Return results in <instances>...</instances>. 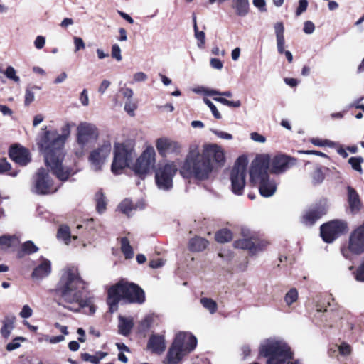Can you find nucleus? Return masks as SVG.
Segmentation results:
<instances>
[{
	"instance_id": "obj_1",
	"label": "nucleus",
	"mask_w": 364,
	"mask_h": 364,
	"mask_svg": "<svg viewBox=\"0 0 364 364\" xmlns=\"http://www.w3.org/2000/svg\"><path fill=\"white\" fill-rule=\"evenodd\" d=\"M73 123L66 122L60 129V134L57 130L42 129L38 138L37 144L43 154L46 165L59 180L65 181L75 171L63 163L65 156L64 145L70 136Z\"/></svg>"
},
{
	"instance_id": "obj_2",
	"label": "nucleus",
	"mask_w": 364,
	"mask_h": 364,
	"mask_svg": "<svg viewBox=\"0 0 364 364\" xmlns=\"http://www.w3.org/2000/svg\"><path fill=\"white\" fill-rule=\"evenodd\" d=\"M85 287L86 283L81 278L77 267H65L55 290L58 304L73 312L88 307V311L85 313L93 314L95 306L92 298L84 296Z\"/></svg>"
},
{
	"instance_id": "obj_3",
	"label": "nucleus",
	"mask_w": 364,
	"mask_h": 364,
	"mask_svg": "<svg viewBox=\"0 0 364 364\" xmlns=\"http://www.w3.org/2000/svg\"><path fill=\"white\" fill-rule=\"evenodd\" d=\"M213 162L218 166H223L225 161V151L217 144H205L200 151L199 146L196 144L190 145L188 152L180 169V173L183 177L193 176L199 180L209 177L213 170Z\"/></svg>"
},
{
	"instance_id": "obj_4",
	"label": "nucleus",
	"mask_w": 364,
	"mask_h": 364,
	"mask_svg": "<svg viewBox=\"0 0 364 364\" xmlns=\"http://www.w3.org/2000/svg\"><path fill=\"white\" fill-rule=\"evenodd\" d=\"M121 300L127 303L141 304L145 301V294L138 285L122 280L108 290L107 304L111 312L117 310L118 304Z\"/></svg>"
},
{
	"instance_id": "obj_5",
	"label": "nucleus",
	"mask_w": 364,
	"mask_h": 364,
	"mask_svg": "<svg viewBox=\"0 0 364 364\" xmlns=\"http://www.w3.org/2000/svg\"><path fill=\"white\" fill-rule=\"evenodd\" d=\"M259 353L268 358L267 364H289L293 358L291 348L279 337H270L262 340Z\"/></svg>"
},
{
	"instance_id": "obj_6",
	"label": "nucleus",
	"mask_w": 364,
	"mask_h": 364,
	"mask_svg": "<svg viewBox=\"0 0 364 364\" xmlns=\"http://www.w3.org/2000/svg\"><path fill=\"white\" fill-rule=\"evenodd\" d=\"M270 157L267 154L260 155L252 162L250 178L252 183L259 185L260 194L270 197L277 190L276 183L269 179L267 171L269 168Z\"/></svg>"
},
{
	"instance_id": "obj_7",
	"label": "nucleus",
	"mask_w": 364,
	"mask_h": 364,
	"mask_svg": "<svg viewBox=\"0 0 364 364\" xmlns=\"http://www.w3.org/2000/svg\"><path fill=\"white\" fill-rule=\"evenodd\" d=\"M341 253L347 259H351L353 255L364 253V222L350 232L348 246L341 249Z\"/></svg>"
},
{
	"instance_id": "obj_8",
	"label": "nucleus",
	"mask_w": 364,
	"mask_h": 364,
	"mask_svg": "<svg viewBox=\"0 0 364 364\" xmlns=\"http://www.w3.org/2000/svg\"><path fill=\"white\" fill-rule=\"evenodd\" d=\"M178 171L174 161H168L158 164L155 171L156 183L159 188L168 191L173 186V178Z\"/></svg>"
},
{
	"instance_id": "obj_9",
	"label": "nucleus",
	"mask_w": 364,
	"mask_h": 364,
	"mask_svg": "<svg viewBox=\"0 0 364 364\" xmlns=\"http://www.w3.org/2000/svg\"><path fill=\"white\" fill-rule=\"evenodd\" d=\"M247 161L240 157L236 161L230 172L232 191L236 195H242L246 183Z\"/></svg>"
},
{
	"instance_id": "obj_10",
	"label": "nucleus",
	"mask_w": 364,
	"mask_h": 364,
	"mask_svg": "<svg viewBox=\"0 0 364 364\" xmlns=\"http://www.w3.org/2000/svg\"><path fill=\"white\" fill-rule=\"evenodd\" d=\"M134 151L124 144L116 143L114 147V158L111 166V171L119 175L122 171L129 166L132 160Z\"/></svg>"
},
{
	"instance_id": "obj_11",
	"label": "nucleus",
	"mask_w": 364,
	"mask_h": 364,
	"mask_svg": "<svg viewBox=\"0 0 364 364\" xmlns=\"http://www.w3.org/2000/svg\"><path fill=\"white\" fill-rule=\"evenodd\" d=\"M99 136L97 127L87 122H81L77 127L76 141L82 149H87L90 144L95 143Z\"/></svg>"
},
{
	"instance_id": "obj_12",
	"label": "nucleus",
	"mask_w": 364,
	"mask_h": 364,
	"mask_svg": "<svg viewBox=\"0 0 364 364\" xmlns=\"http://www.w3.org/2000/svg\"><path fill=\"white\" fill-rule=\"evenodd\" d=\"M156 163V152L152 146L147 147L136 159L133 166L136 174L145 176L154 168Z\"/></svg>"
},
{
	"instance_id": "obj_13",
	"label": "nucleus",
	"mask_w": 364,
	"mask_h": 364,
	"mask_svg": "<svg viewBox=\"0 0 364 364\" xmlns=\"http://www.w3.org/2000/svg\"><path fill=\"white\" fill-rule=\"evenodd\" d=\"M56 191L57 188L54 187L48 172L43 168H39L34 177L31 191L38 195H47Z\"/></svg>"
},
{
	"instance_id": "obj_14",
	"label": "nucleus",
	"mask_w": 364,
	"mask_h": 364,
	"mask_svg": "<svg viewBox=\"0 0 364 364\" xmlns=\"http://www.w3.org/2000/svg\"><path fill=\"white\" fill-rule=\"evenodd\" d=\"M156 149L163 158L180 156L183 151V146L176 140L167 136H162L156 140Z\"/></svg>"
},
{
	"instance_id": "obj_15",
	"label": "nucleus",
	"mask_w": 364,
	"mask_h": 364,
	"mask_svg": "<svg viewBox=\"0 0 364 364\" xmlns=\"http://www.w3.org/2000/svg\"><path fill=\"white\" fill-rule=\"evenodd\" d=\"M111 142L104 141L99 147L92 151L89 155L88 161L91 168L95 171L102 169L111 152Z\"/></svg>"
},
{
	"instance_id": "obj_16",
	"label": "nucleus",
	"mask_w": 364,
	"mask_h": 364,
	"mask_svg": "<svg viewBox=\"0 0 364 364\" xmlns=\"http://www.w3.org/2000/svg\"><path fill=\"white\" fill-rule=\"evenodd\" d=\"M347 228L346 223L341 220H332L321 226V236L328 243L333 242L343 234Z\"/></svg>"
},
{
	"instance_id": "obj_17",
	"label": "nucleus",
	"mask_w": 364,
	"mask_h": 364,
	"mask_svg": "<svg viewBox=\"0 0 364 364\" xmlns=\"http://www.w3.org/2000/svg\"><path fill=\"white\" fill-rule=\"evenodd\" d=\"M173 343L188 354L196 348L197 339L190 333L180 332L176 335Z\"/></svg>"
},
{
	"instance_id": "obj_18",
	"label": "nucleus",
	"mask_w": 364,
	"mask_h": 364,
	"mask_svg": "<svg viewBox=\"0 0 364 364\" xmlns=\"http://www.w3.org/2000/svg\"><path fill=\"white\" fill-rule=\"evenodd\" d=\"M10 158L20 166H26L31 161L29 151L22 146L14 144L9 150Z\"/></svg>"
},
{
	"instance_id": "obj_19",
	"label": "nucleus",
	"mask_w": 364,
	"mask_h": 364,
	"mask_svg": "<svg viewBox=\"0 0 364 364\" xmlns=\"http://www.w3.org/2000/svg\"><path fill=\"white\" fill-rule=\"evenodd\" d=\"M294 162L295 160L294 159L287 156H276L269 161L271 171L274 173H282L291 167L295 164Z\"/></svg>"
},
{
	"instance_id": "obj_20",
	"label": "nucleus",
	"mask_w": 364,
	"mask_h": 364,
	"mask_svg": "<svg viewBox=\"0 0 364 364\" xmlns=\"http://www.w3.org/2000/svg\"><path fill=\"white\" fill-rule=\"evenodd\" d=\"M328 210L326 205H317L309 211L303 216V223L307 225H313L318 219L324 215Z\"/></svg>"
},
{
	"instance_id": "obj_21",
	"label": "nucleus",
	"mask_w": 364,
	"mask_h": 364,
	"mask_svg": "<svg viewBox=\"0 0 364 364\" xmlns=\"http://www.w3.org/2000/svg\"><path fill=\"white\" fill-rule=\"evenodd\" d=\"M348 203L352 213H358L361 209L362 204L359 195L356 191L350 186H348Z\"/></svg>"
},
{
	"instance_id": "obj_22",
	"label": "nucleus",
	"mask_w": 364,
	"mask_h": 364,
	"mask_svg": "<svg viewBox=\"0 0 364 364\" xmlns=\"http://www.w3.org/2000/svg\"><path fill=\"white\" fill-rule=\"evenodd\" d=\"M51 264L48 259L41 258V262L32 272V277L35 279H43L50 274Z\"/></svg>"
},
{
	"instance_id": "obj_23",
	"label": "nucleus",
	"mask_w": 364,
	"mask_h": 364,
	"mask_svg": "<svg viewBox=\"0 0 364 364\" xmlns=\"http://www.w3.org/2000/svg\"><path fill=\"white\" fill-rule=\"evenodd\" d=\"M274 32L276 35V39H277V47L278 52L280 54H282L285 52L284 50V44H285V40H284V24L282 22H277L274 26Z\"/></svg>"
},
{
	"instance_id": "obj_24",
	"label": "nucleus",
	"mask_w": 364,
	"mask_h": 364,
	"mask_svg": "<svg viewBox=\"0 0 364 364\" xmlns=\"http://www.w3.org/2000/svg\"><path fill=\"white\" fill-rule=\"evenodd\" d=\"M16 317L13 315H7L2 320V326L0 330L1 335L4 338H8L14 328Z\"/></svg>"
},
{
	"instance_id": "obj_25",
	"label": "nucleus",
	"mask_w": 364,
	"mask_h": 364,
	"mask_svg": "<svg viewBox=\"0 0 364 364\" xmlns=\"http://www.w3.org/2000/svg\"><path fill=\"white\" fill-rule=\"evenodd\" d=\"M148 348L154 353L163 352L166 348L164 337L156 335L151 336L148 343Z\"/></svg>"
},
{
	"instance_id": "obj_26",
	"label": "nucleus",
	"mask_w": 364,
	"mask_h": 364,
	"mask_svg": "<svg viewBox=\"0 0 364 364\" xmlns=\"http://www.w3.org/2000/svg\"><path fill=\"white\" fill-rule=\"evenodd\" d=\"M186 355V353L173 343L167 354L168 363V364H177Z\"/></svg>"
},
{
	"instance_id": "obj_27",
	"label": "nucleus",
	"mask_w": 364,
	"mask_h": 364,
	"mask_svg": "<svg viewBox=\"0 0 364 364\" xmlns=\"http://www.w3.org/2000/svg\"><path fill=\"white\" fill-rule=\"evenodd\" d=\"M208 245V240L200 237H196L189 241L188 247L191 251L200 252L204 250Z\"/></svg>"
},
{
	"instance_id": "obj_28",
	"label": "nucleus",
	"mask_w": 364,
	"mask_h": 364,
	"mask_svg": "<svg viewBox=\"0 0 364 364\" xmlns=\"http://www.w3.org/2000/svg\"><path fill=\"white\" fill-rule=\"evenodd\" d=\"M232 7L235 9L237 16H245L249 12L248 0H232Z\"/></svg>"
},
{
	"instance_id": "obj_29",
	"label": "nucleus",
	"mask_w": 364,
	"mask_h": 364,
	"mask_svg": "<svg viewBox=\"0 0 364 364\" xmlns=\"http://www.w3.org/2000/svg\"><path fill=\"white\" fill-rule=\"evenodd\" d=\"M18 238L14 235H3L0 237V250H6L18 244Z\"/></svg>"
},
{
	"instance_id": "obj_30",
	"label": "nucleus",
	"mask_w": 364,
	"mask_h": 364,
	"mask_svg": "<svg viewBox=\"0 0 364 364\" xmlns=\"http://www.w3.org/2000/svg\"><path fill=\"white\" fill-rule=\"evenodd\" d=\"M132 327L133 321L132 318L119 316V331L121 334L124 336L129 335Z\"/></svg>"
},
{
	"instance_id": "obj_31",
	"label": "nucleus",
	"mask_w": 364,
	"mask_h": 364,
	"mask_svg": "<svg viewBox=\"0 0 364 364\" xmlns=\"http://www.w3.org/2000/svg\"><path fill=\"white\" fill-rule=\"evenodd\" d=\"M107 353L105 352L98 351L94 355H90L87 353H82L81 358L84 361L90 362L93 364H99L100 361L105 358Z\"/></svg>"
},
{
	"instance_id": "obj_32",
	"label": "nucleus",
	"mask_w": 364,
	"mask_h": 364,
	"mask_svg": "<svg viewBox=\"0 0 364 364\" xmlns=\"http://www.w3.org/2000/svg\"><path fill=\"white\" fill-rule=\"evenodd\" d=\"M200 303L204 309L209 311L210 314H214L218 310V304L211 298L202 297L200 299Z\"/></svg>"
},
{
	"instance_id": "obj_33",
	"label": "nucleus",
	"mask_w": 364,
	"mask_h": 364,
	"mask_svg": "<svg viewBox=\"0 0 364 364\" xmlns=\"http://www.w3.org/2000/svg\"><path fill=\"white\" fill-rule=\"evenodd\" d=\"M22 251L18 252V257H22L24 254L30 255L36 252L38 247L32 242L26 241L22 245Z\"/></svg>"
},
{
	"instance_id": "obj_34",
	"label": "nucleus",
	"mask_w": 364,
	"mask_h": 364,
	"mask_svg": "<svg viewBox=\"0 0 364 364\" xmlns=\"http://www.w3.org/2000/svg\"><path fill=\"white\" fill-rule=\"evenodd\" d=\"M96 209L99 213H102L107 205L105 197L102 191H98L95 194Z\"/></svg>"
},
{
	"instance_id": "obj_35",
	"label": "nucleus",
	"mask_w": 364,
	"mask_h": 364,
	"mask_svg": "<svg viewBox=\"0 0 364 364\" xmlns=\"http://www.w3.org/2000/svg\"><path fill=\"white\" fill-rule=\"evenodd\" d=\"M121 250L125 256L126 259H130L134 256L132 247L129 245V241L127 237L121 240Z\"/></svg>"
},
{
	"instance_id": "obj_36",
	"label": "nucleus",
	"mask_w": 364,
	"mask_h": 364,
	"mask_svg": "<svg viewBox=\"0 0 364 364\" xmlns=\"http://www.w3.org/2000/svg\"><path fill=\"white\" fill-rule=\"evenodd\" d=\"M232 237V232L228 229H223L215 234L217 242L224 243L230 241Z\"/></svg>"
},
{
	"instance_id": "obj_37",
	"label": "nucleus",
	"mask_w": 364,
	"mask_h": 364,
	"mask_svg": "<svg viewBox=\"0 0 364 364\" xmlns=\"http://www.w3.org/2000/svg\"><path fill=\"white\" fill-rule=\"evenodd\" d=\"M363 161L364 159L362 156H353L348 159V164L351 166L352 168L360 174H362L363 172L361 166V164L363 163Z\"/></svg>"
},
{
	"instance_id": "obj_38",
	"label": "nucleus",
	"mask_w": 364,
	"mask_h": 364,
	"mask_svg": "<svg viewBox=\"0 0 364 364\" xmlns=\"http://www.w3.org/2000/svg\"><path fill=\"white\" fill-rule=\"evenodd\" d=\"M58 238L64 241L68 245L70 240V229L67 225H61L58 231Z\"/></svg>"
},
{
	"instance_id": "obj_39",
	"label": "nucleus",
	"mask_w": 364,
	"mask_h": 364,
	"mask_svg": "<svg viewBox=\"0 0 364 364\" xmlns=\"http://www.w3.org/2000/svg\"><path fill=\"white\" fill-rule=\"evenodd\" d=\"M33 90H41V87L35 85L32 87H27L26 89L24 101V104L26 106H28L35 100V93L33 92Z\"/></svg>"
},
{
	"instance_id": "obj_40",
	"label": "nucleus",
	"mask_w": 364,
	"mask_h": 364,
	"mask_svg": "<svg viewBox=\"0 0 364 364\" xmlns=\"http://www.w3.org/2000/svg\"><path fill=\"white\" fill-rule=\"evenodd\" d=\"M213 100L216 102H220L223 105L230 107H234V108H238L241 106L242 103L240 100H236V101H230L228 100L224 97H214Z\"/></svg>"
},
{
	"instance_id": "obj_41",
	"label": "nucleus",
	"mask_w": 364,
	"mask_h": 364,
	"mask_svg": "<svg viewBox=\"0 0 364 364\" xmlns=\"http://www.w3.org/2000/svg\"><path fill=\"white\" fill-rule=\"evenodd\" d=\"M235 246L237 248L251 250L254 245L250 237H245L235 241Z\"/></svg>"
},
{
	"instance_id": "obj_42",
	"label": "nucleus",
	"mask_w": 364,
	"mask_h": 364,
	"mask_svg": "<svg viewBox=\"0 0 364 364\" xmlns=\"http://www.w3.org/2000/svg\"><path fill=\"white\" fill-rule=\"evenodd\" d=\"M298 299V291L296 289H291L285 295L284 301L288 306L295 302Z\"/></svg>"
},
{
	"instance_id": "obj_43",
	"label": "nucleus",
	"mask_w": 364,
	"mask_h": 364,
	"mask_svg": "<svg viewBox=\"0 0 364 364\" xmlns=\"http://www.w3.org/2000/svg\"><path fill=\"white\" fill-rule=\"evenodd\" d=\"M192 91L196 94H203L208 96H215L218 93V90L207 88L203 86H198L192 89Z\"/></svg>"
},
{
	"instance_id": "obj_44",
	"label": "nucleus",
	"mask_w": 364,
	"mask_h": 364,
	"mask_svg": "<svg viewBox=\"0 0 364 364\" xmlns=\"http://www.w3.org/2000/svg\"><path fill=\"white\" fill-rule=\"evenodd\" d=\"M118 208L121 212L129 215L133 209V204L129 199H125L119 205Z\"/></svg>"
},
{
	"instance_id": "obj_45",
	"label": "nucleus",
	"mask_w": 364,
	"mask_h": 364,
	"mask_svg": "<svg viewBox=\"0 0 364 364\" xmlns=\"http://www.w3.org/2000/svg\"><path fill=\"white\" fill-rule=\"evenodd\" d=\"M25 340L26 338L21 336L16 337L6 345V348L8 351L14 350L21 346V341H24Z\"/></svg>"
},
{
	"instance_id": "obj_46",
	"label": "nucleus",
	"mask_w": 364,
	"mask_h": 364,
	"mask_svg": "<svg viewBox=\"0 0 364 364\" xmlns=\"http://www.w3.org/2000/svg\"><path fill=\"white\" fill-rule=\"evenodd\" d=\"M203 102L210 108L213 117L215 119H221V117H222L221 114L219 112V111L218 110L215 105L209 99L204 98Z\"/></svg>"
},
{
	"instance_id": "obj_47",
	"label": "nucleus",
	"mask_w": 364,
	"mask_h": 364,
	"mask_svg": "<svg viewBox=\"0 0 364 364\" xmlns=\"http://www.w3.org/2000/svg\"><path fill=\"white\" fill-rule=\"evenodd\" d=\"M210 130L213 134L221 139L232 140L233 139V136L231 134L224 131L216 129H210Z\"/></svg>"
},
{
	"instance_id": "obj_48",
	"label": "nucleus",
	"mask_w": 364,
	"mask_h": 364,
	"mask_svg": "<svg viewBox=\"0 0 364 364\" xmlns=\"http://www.w3.org/2000/svg\"><path fill=\"white\" fill-rule=\"evenodd\" d=\"M5 75L7 78L14 80L16 82L20 81V78L16 75L15 69L12 66H9L5 70Z\"/></svg>"
},
{
	"instance_id": "obj_49",
	"label": "nucleus",
	"mask_w": 364,
	"mask_h": 364,
	"mask_svg": "<svg viewBox=\"0 0 364 364\" xmlns=\"http://www.w3.org/2000/svg\"><path fill=\"white\" fill-rule=\"evenodd\" d=\"M137 106L136 104L132 100H127L124 105V110L132 117L134 115V111Z\"/></svg>"
},
{
	"instance_id": "obj_50",
	"label": "nucleus",
	"mask_w": 364,
	"mask_h": 364,
	"mask_svg": "<svg viewBox=\"0 0 364 364\" xmlns=\"http://www.w3.org/2000/svg\"><path fill=\"white\" fill-rule=\"evenodd\" d=\"M324 179L323 173L319 168L316 169L312 175V182L314 184L321 183Z\"/></svg>"
},
{
	"instance_id": "obj_51",
	"label": "nucleus",
	"mask_w": 364,
	"mask_h": 364,
	"mask_svg": "<svg viewBox=\"0 0 364 364\" xmlns=\"http://www.w3.org/2000/svg\"><path fill=\"white\" fill-rule=\"evenodd\" d=\"M195 38H196L198 43L197 46L199 48H203L205 43V35L203 31H196V33H194Z\"/></svg>"
},
{
	"instance_id": "obj_52",
	"label": "nucleus",
	"mask_w": 364,
	"mask_h": 364,
	"mask_svg": "<svg viewBox=\"0 0 364 364\" xmlns=\"http://www.w3.org/2000/svg\"><path fill=\"white\" fill-rule=\"evenodd\" d=\"M112 57L114 58L117 61H121L122 60V56L121 54V48L117 44H114L112 46Z\"/></svg>"
},
{
	"instance_id": "obj_53",
	"label": "nucleus",
	"mask_w": 364,
	"mask_h": 364,
	"mask_svg": "<svg viewBox=\"0 0 364 364\" xmlns=\"http://www.w3.org/2000/svg\"><path fill=\"white\" fill-rule=\"evenodd\" d=\"M148 79V76L144 72H137L133 75V79L131 82L132 84L136 82H145Z\"/></svg>"
},
{
	"instance_id": "obj_54",
	"label": "nucleus",
	"mask_w": 364,
	"mask_h": 364,
	"mask_svg": "<svg viewBox=\"0 0 364 364\" xmlns=\"http://www.w3.org/2000/svg\"><path fill=\"white\" fill-rule=\"evenodd\" d=\"M311 142L317 146H332L335 144L334 142H332L329 140H321L318 138H313L311 139Z\"/></svg>"
},
{
	"instance_id": "obj_55",
	"label": "nucleus",
	"mask_w": 364,
	"mask_h": 364,
	"mask_svg": "<svg viewBox=\"0 0 364 364\" xmlns=\"http://www.w3.org/2000/svg\"><path fill=\"white\" fill-rule=\"evenodd\" d=\"M73 43L75 46V52H77L80 50H83L85 48V43L83 41L82 38L77 36L73 37Z\"/></svg>"
},
{
	"instance_id": "obj_56",
	"label": "nucleus",
	"mask_w": 364,
	"mask_h": 364,
	"mask_svg": "<svg viewBox=\"0 0 364 364\" xmlns=\"http://www.w3.org/2000/svg\"><path fill=\"white\" fill-rule=\"evenodd\" d=\"M33 314V310L28 305H24L19 314L20 316L23 318H29Z\"/></svg>"
},
{
	"instance_id": "obj_57",
	"label": "nucleus",
	"mask_w": 364,
	"mask_h": 364,
	"mask_svg": "<svg viewBox=\"0 0 364 364\" xmlns=\"http://www.w3.org/2000/svg\"><path fill=\"white\" fill-rule=\"evenodd\" d=\"M79 100L83 106H87L89 105V97L87 89H83L80 92Z\"/></svg>"
},
{
	"instance_id": "obj_58",
	"label": "nucleus",
	"mask_w": 364,
	"mask_h": 364,
	"mask_svg": "<svg viewBox=\"0 0 364 364\" xmlns=\"http://www.w3.org/2000/svg\"><path fill=\"white\" fill-rule=\"evenodd\" d=\"M308 6V1L307 0H299V6L296 11V15L297 16H300L303 12H304Z\"/></svg>"
},
{
	"instance_id": "obj_59",
	"label": "nucleus",
	"mask_w": 364,
	"mask_h": 364,
	"mask_svg": "<svg viewBox=\"0 0 364 364\" xmlns=\"http://www.w3.org/2000/svg\"><path fill=\"white\" fill-rule=\"evenodd\" d=\"M250 139L252 141L258 143H264L266 141V138L263 135L256 132H252L250 134Z\"/></svg>"
},
{
	"instance_id": "obj_60",
	"label": "nucleus",
	"mask_w": 364,
	"mask_h": 364,
	"mask_svg": "<svg viewBox=\"0 0 364 364\" xmlns=\"http://www.w3.org/2000/svg\"><path fill=\"white\" fill-rule=\"evenodd\" d=\"M339 353L343 355H348L351 352V348L350 345L343 343L338 346Z\"/></svg>"
},
{
	"instance_id": "obj_61",
	"label": "nucleus",
	"mask_w": 364,
	"mask_h": 364,
	"mask_svg": "<svg viewBox=\"0 0 364 364\" xmlns=\"http://www.w3.org/2000/svg\"><path fill=\"white\" fill-rule=\"evenodd\" d=\"M46 44V38L42 36H38L34 41V46L37 49H42Z\"/></svg>"
},
{
	"instance_id": "obj_62",
	"label": "nucleus",
	"mask_w": 364,
	"mask_h": 364,
	"mask_svg": "<svg viewBox=\"0 0 364 364\" xmlns=\"http://www.w3.org/2000/svg\"><path fill=\"white\" fill-rule=\"evenodd\" d=\"M315 30V26L313 22L307 21L304 23V32L306 34H311Z\"/></svg>"
},
{
	"instance_id": "obj_63",
	"label": "nucleus",
	"mask_w": 364,
	"mask_h": 364,
	"mask_svg": "<svg viewBox=\"0 0 364 364\" xmlns=\"http://www.w3.org/2000/svg\"><path fill=\"white\" fill-rule=\"evenodd\" d=\"M210 64L213 68L216 70H221L223 67V62L218 58H211L210 60Z\"/></svg>"
},
{
	"instance_id": "obj_64",
	"label": "nucleus",
	"mask_w": 364,
	"mask_h": 364,
	"mask_svg": "<svg viewBox=\"0 0 364 364\" xmlns=\"http://www.w3.org/2000/svg\"><path fill=\"white\" fill-rule=\"evenodd\" d=\"M111 82L107 80H103L98 87V92L103 95L107 89L110 86Z\"/></svg>"
}]
</instances>
